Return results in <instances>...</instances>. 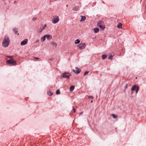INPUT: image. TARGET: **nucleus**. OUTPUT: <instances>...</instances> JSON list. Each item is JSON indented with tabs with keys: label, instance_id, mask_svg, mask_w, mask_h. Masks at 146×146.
Masks as SVG:
<instances>
[{
	"label": "nucleus",
	"instance_id": "obj_1",
	"mask_svg": "<svg viewBox=\"0 0 146 146\" xmlns=\"http://www.w3.org/2000/svg\"><path fill=\"white\" fill-rule=\"evenodd\" d=\"M10 42V40L9 37L8 36L6 35L4 37L2 45L4 47H6L9 46Z\"/></svg>",
	"mask_w": 146,
	"mask_h": 146
},
{
	"label": "nucleus",
	"instance_id": "obj_2",
	"mask_svg": "<svg viewBox=\"0 0 146 146\" xmlns=\"http://www.w3.org/2000/svg\"><path fill=\"white\" fill-rule=\"evenodd\" d=\"M97 26L100 27L102 30H104L105 27L104 25V23L102 21H100L97 24Z\"/></svg>",
	"mask_w": 146,
	"mask_h": 146
},
{
	"label": "nucleus",
	"instance_id": "obj_3",
	"mask_svg": "<svg viewBox=\"0 0 146 146\" xmlns=\"http://www.w3.org/2000/svg\"><path fill=\"white\" fill-rule=\"evenodd\" d=\"M17 63L16 61L14 60L13 59L8 60L6 61V64L9 65L12 64L13 66H15L17 64Z\"/></svg>",
	"mask_w": 146,
	"mask_h": 146
},
{
	"label": "nucleus",
	"instance_id": "obj_4",
	"mask_svg": "<svg viewBox=\"0 0 146 146\" xmlns=\"http://www.w3.org/2000/svg\"><path fill=\"white\" fill-rule=\"evenodd\" d=\"M71 76V75L68 72H65L61 75V77L63 78H66L69 79L70 77Z\"/></svg>",
	"mask_w": 146,
	"mask_h": 146
},
{
	"label": "nucleus",
	"instance_id": "obj_5",
	"mask_svg": "<svg viewBox=\"0 0 146 146\" xmlns=\"http://www.w3.org/2000/svg\"><path fill=\"white\" fill-rule=\"evenodd\" d=\"M139 87L136 85H135L133 86L131 89V91H134L135 90L136 93H137L139 90Z\"/></svg>",
	"mask_w": 146,
	"mask_h": 146
},
{
	"label": "nucleus",
	"instance_id": "obj_6",
	"mask_svg": "<svg viewBox=\"0 0 146 146\" xmlns=\"http://www.w3.org/2000/svg\"><path fill=\"white\" fill-rule=\"evenodd\" d=\"M85 46L84 43H81L78 45L77 47L80 49H83L85 48Z\"/></svg>",
	"mask_w": 146,
	"mask_h": 146
},
{
	"label": "nucleus",
	"instance_id": "obj_7",
	"mask_svg": "<svg viewBox=\"0 0 146 146\" xmlns=\"http://www.w3.org/2000/svg\"><path fill=\"white\" fill-rule=\"evenodd\" d=\"M59 18L58 16H56V17L53 18L52 19V23L56 24L59 21Z\"/></svg>",
	"mask_w": 146,
	"mask_h": 146
},
{
	"label": "nucleus",
	"instance_id": "obj_8",
	"mask_svg": "<svg viewBox=\"0 0 146 146\" xmlns=\"http://www.w3.org/2000/svg\"><path fill=\"white\" fill-rule=\"evenodd\" d=\"M28 42V39H24L23 41H22L21 43V46L24 45L26 44Z\"/></svg>",
	"mask_w": 146,
	"mask_h": 146
},
{
	"label": "nucleus",
	"instance_id": "obj_9",
	"mask_svg": "<svg viewBox=\"0 0 146 146\" xmlns=\"http://www.w3.org/2000/svg\"><path fill=\"white\" fill-rule=\"evenodd\" d=\"M76 70H73V71L76 74H79L80 72V69L79 68H78L77 67L76 68Z\"/></svg>",
	"mask_w": 146,
	"mask_h": 146
},
{
	"label": "nucleus",
	"instance_id": "obj_10",
	"mask_svg": "<svg viewBox=\"0 0 146 146\" xmlns=\"http://www.w3.org/2000/svg\"><path fill=\"white\" fill-rule=\"evenodd\" d=\"M18 29L17 27H14L13 29V33L15 34H17L18 33Z\"/></svg>",
	"mask_w": 146,
	"mask_h": 146
},
{
	"label": "nucleus",
	"instance_id": "obj_11",
	"mask_svg": "<svg viewBox=\"0 0 146 146\" xmlns=\"http://www.w3.org/2000/svg\"><path fill=\"white\" fill-rule=\"evenodd\" d=\"M44 29V27H40L39 29H37V32L40 33H41L42 31Z\"/></svg>",
	"mask_w": 146,
	"mask_h": 146
},
{
	"label": "nucleus",
	"instance_id": "obj_12",
	"mask_svg": "<svg viewBox=\"0 0 146 146\" xmlns=\"http://www.w3.org/2000/svg\"><path fill=\"white\" fill-rule=\"evenodd\" d=\"M46 37V38L47 39L49 40L52 38V36L51 35H45Z\"/></svg>",
	"mask_w": 146,
	"mask_h": 146
},
{
	"label": "nucleus",
	"instance_id": "obj_13",
	"mask_svg": "<svg viewBox=\"0 0 146 146\" xmlns=\"http://www.w3.org/2000/svg\"><path fill=\"white\" fill-rule=\"evenodd\" d=\"M99 29L98 28H96L93 29L94 33H98L99 31Z\"/></svg>",
	"mask_w": 146,
	"mask_h": 146
},
{
	"label": "nucleus",
	"instance_id": "obj_14",
	"mask_svg": "<svg viewBox=\"0 0 146 146\" xmlns=\"http://www.w3.org/2000/svg\"><path fill=\"white\" fill-rule=\"evenodd\" d=\"M108 55H107L104 54L102 55V58L103 60H104L106 59Z\"/></svg>",
	"mask_w": 146,
	"mask_h": 146
},
{
	"label": "nucleus",
	"instance_id": "obj_15",
	"mask_svg": "<svg viewBox=\"0 0 146 146\" xmlns=\"http://www.w3.org/2000/svg\"><path fill=\"white\" fill-rule=\"evenodd\" d=\"M75 88V86H74L72 85L71 86H70V92L72 91Z\"/></svg>",
	"mask_w": 146,
	"mask_h": 146
},
{
	"label": "nucleus",
	"instance_id": "obj_16",
	"mask_svg": "<svg viewBox=\"0 0 146 146\" xmlns=\"http://www.w3.org/2000/svg\"><path fill=\"white\" fill-rule=\"evenodd\" d=\"M81 19L80 20V21H84L86 19V17L85 16H81Z\"/></svg>",
	"mask_w": 146,
	"mask_h": 146
},
{
	"label": "nucleus",
	"instance_id": "obj_17",
	"mask_svg": "<svg viewBox=\"0 0 146 146\" xmlns=\"http://www.w3.org/2000/svg\"><path fill=\"white\" fill-rule=\"evenodd\" d=\"M46 38V37L45 36V35H44V36H42V37L41 38V41L42 42H43L45 40Z\"/></svg>",
	"mask_w": 146,
	"mask_h": 146
},
{
	"label": "nucleus",
	"instance_id": "obj_18",
	"mask_svg": "<svg viewBox=\"0 0 146 146\" xmlns=\"http://www.w3.org/2000/svg\"><path fill=\"white\" fill-rule=\"evenodd\" d=\"M122 24L121 23H118L117 25V27L118 28H122Z\"/></svg>",
	"mask_w": 146,
	"mask_h": 146
},
{
	"label": "nucleus",
	"instance_id": "obj_19",
	"mask_svg": "<svg viewBox=\"0 0 146 146\" xmlns=\"http://www.w3.org/2000/svg\"><path fill=\"white\" fill-rule=\"evenodd\" d=\"M80 42V40L79 39H77L75 41V43L76 44H78Z\"/></svg>",
	"mask_w": 146,
	"mask_h": 146
},
{
	"label": "nucleus",
	"instance_id": "obj_20",
	"mask_svg": "<svg viewBox=\"0 0 146 146\" xmlns=\"http://www.w3.org/2000/svg\"><path fill=\"white\" fill-rule=\"evenodd\" d=\"M47 94L50 96H51L53 94V93L51 91H49L48 92Z\"/></svg>",
	"mask_w": 146,
	"mask_h": 146
},
{
	"label": "nucleus",
	"instance_id": "obj_21",
	"mask_svg": "<svg viewBox=\"0 0 146 146\" xmlns=\"http://www.w3.org/2000/svg\"><path fill=\"white\" fill-rule=\"evenodd\" d=\"M111 115L115 119L117 117V115L114 114H112Z\"/></svg>",
	"mask_w": 146,
	"mask_h": 146
},
{
	"label": "nucleus",
	"instance_id": "obj_22",
	"mask_svg": "<svg viewBox=\"0 0 146 146\" xmlns=\"http://www.w3.org/2000/svg\"><path fill=\"white\" fill-rule=\"evenodd\" d=\"M51 44L52 45H53V46H55V47H56L57 44L55 42H53L51 43Z\"/></svg>",
	"mask_w": 146,
	"mask_h": 146
},
{
	"label": "nucleus",
	"instance_id": "obj_23",
	"mask_svg": "<svg viewBox=\"0 0 146 146\" xmlns=\"http://www.w3.org/2000/svg\"><path fill=\"white\" fill-rule=\"evenodd\" d=\"M108 59H109L112 60L113 59V56L111 54L109 55Z\"/></svg>",
	"mask_w": 146,
	"mask_h": 146
},
{
	"label": "nucleus",
	"instance_id": "obj_24",
	"mask_svg": "<svg viewBox=\"0 0 146 146\" xmlns=\"http://www.w3.org/2000/svg\"><path fill=\"white\" fill-rule=\"evenodd\" d=\"M60 92L59 90H57L56 92V94L58 95L60 94Z\"/></svg>",
	"mask_w": 146,
	"mask_h": 146
},
{
	"label": "nucleus",
	"instance_id": "obj_25",
	"mask_svg": "<svg viewBox=\"0 0 146 146\" xmlns=\"http://www.w3.org/2000/svg\"><path fill=\"white\" fill-rule=\"evenodd\" d=\"M78 7H74L73 9V10L75 11H77L78 10Z\"/></svg>",
	"mask_w": 146,
	"mask_h": 146
},
{
	"label": "nucleus",
	"instance_id": "obj_26",
	"mask_svg": "<svg viewBox=\"0 0 146 146\" xmlns=\"http://www.w3.org/2000/svg\"><path fill=\"white\" fill-rule=\"evenodd\" d=\"M89 72L88 71H86L84 73V76H85Z\"/></svg>",
	"mask_w": 146,
	"mask_h": 146
},
{
	"label": "nucleus",
	"instance_id": "obj_27",
	"mask_svg": "<svg viewBox=\"0 0 146 146\" xmlns=\"http://www.w3.org/2000/svg\"><path fill=\"white\" fill-rule=\"evenodd\" d=\"M73 109L72 110L73 111L74 113H75L76 112V110L75 109L74 107L73 106H72Z\"/></svg>",
	"mask_w": 146,
	"mask_h": 146
},
{
	"label": "nucleus",
	"instance_id": "obj_28",
	"mask_svg": "<svg viewBox=\"0 0 146 146\" xmlns=\"http://www.w3.org/2000/svg\"><path fill=\"white\" fill-rule=\"evenodd\" d=\"M127 86H128V84H126L124 86V88H125V89H127Z\"/></svg>",
	"mask_w": 146,
	"mask_h": 146
},
{
	"label": "nucleus",
	"instance_id": "obj_29",
	"mask_svg": "<svg viewBox=\"0 0 146 146\" xmlns=\"http://www.w3.org/2000/svg\"><path fill=\"white\" fill-rule=\"evenodd\" d=\"M88 98L91 99H92L93 98V97L92 96H90L88 97Z\"/></svg>",
	"mask_w": 146,
	"mask_h": 146
},
{
	"label": "nucleus",
	"instance_id": "obj_30",
	"mask_svg": "<svg viewBox=\"0 0 146 146\" xmlns=\"http://www.w3.org/2000/svg\"><path fill=\"white\" fill-rule=\"evenodd\" d=\"M36 17H33V18H32V20L33 21H35L36 20Z\"/></svg>",
	"mask_w": 146,
	"mask_h": 146
},
{
	"label": "nucleus",
	"instance_id": "obj_31",
	"mask_svg": "<svg viewBox=\"0 0 146 146\" xmlns=\"http://www.w3.org/2000/svg\"><path fill=\"white\" fill-rule=\"evenodd\" d=\"M46 24H45L44 25V26L43 27L44 28V29H45V27H46Z\"/></svg>",
	"mask_w": 146,
	"mask_h": 146
},
{
	"label": "nucleus",
	"instance_id": "obj_32",
	"mask_svg": "<svg viewBox=\"0 0 146 146\" xmlns=\"http://www.w3.org/2000/svg\"><path fill=\"white\" fill-rule=\"evenodd\" d=\"M39 42V40H38V39L36 41V43L38 42Z\"/></svg>",
	"mask_w": 146,
	"mask_h": 146
},
{
	"label": "nucleus",
	"instance_id": "obj_33",
	"mask_svg": "<svg viewBox=\"0 0 146 146\" xmlns=\"http://www.w3.org/2000/svg\"><path fill=\"white\" fill-rule=\"evenodd\" d=\"M13 56H8V57L9 58H11Z\"/></svg>",
	"mask_w": 146,
	"mask_h": 146
},
{
	"label": "nucleus",
	"instance_id": "obj_34",
	"mask_svg": "<svg viewBox=\"0 0 146 146\" xmlns=\"http://www.w3.org/2000/svg\"><path fill=\"white\" fill-rule=\"evenodd\" d=\"M34 58L36 59H39V58L36 57H34Z\"/></svg>",
	"mask_w": 146,
	"mask_h": 146
},
{
	"label": "nucleus",
	"instance_id": "obj_35",
	"mask_svg": "<svg viewBox=\"0 0 146 146\" xmlns=\"http://www.w3.org/2000/svg\"><path fill=\"white\" fill-rule=\"evenodd\" d=\"M50 60H52L53 59H50Z\"/></svg>",
	"mask_w": 146,
	"mask_h": 146
},
{
	"label": "nucleus",
	"instance_id": "obj_36",
	"mask_svg": "<svg viewBox=\"0 0 146 146\" xmlns=\"http://www.w3.org/2000/svg\"><path fill=\"white\" fill-rule=\"evenodd\" d=\"M81 113V114H82V112H81V113Z\"/></svg>",
	"mask_w": 146,
	"mask_h": 146
},
{
	"label": "nucleus",
	"instance_id": "obj_37",
	"mask_svg": "<svg viewBox=\"0 0 146 146\" xmlns=\"http://www.w3.org/2000/svg\"><path fill=\"white\" fill-rule=\"evenodd\" d=\"M66 7H68V5H67L66 6Z\"/></svg>",
	"mask_w": 146,
	"mask_h": 146
}]
</instances>
